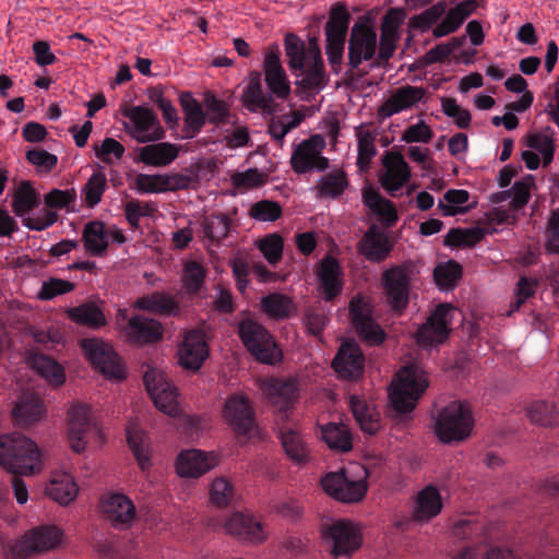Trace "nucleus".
Segmentation results:
<instances>
[{
	"instance_id": "f257e3e1",
	"label": "nucleus",
	"mask_w": 559,
	"mask_h": 559,
	"mask_svg": "<svg viewBox=\"0 0 559 559\" xmlns=\"http://www.w3.org/2000/svg\"><path fill=\"white\" fill-rule=\"evenodd\" d=\"M0 465L11 473L14 497L20 504L28 499L26 484L19 475H33L40 469V453L37 444L21 433L0 437Z\"/></svg>"
},
{
	"instance_id": "f03ea898",
	"label": "nucleus",
	"mask_w": 559,
	"mask_h": 559,
	"mask_svg": "<svg viewBox=\"0 0 559 559\" xmlns=\"http://www.w3.org/2000/svg\"><path fill=\"white\" fill-rule=\"evenodd\" d=\"M419 278V269L415 262L407 260L394 264L381 274L383 299L394 316H403L411 302Z\"/></svg>"
},
{
	"instance_id": "7ed1b4c3",
	"label": "nucleus",
	"mask_w": 559,
	"mask_h": 559,
	"mask_svg": "<svg viewBox=\"0 0 559 559\" xmlns=\"http://www.w3.org/2000/svg\"><path fill=\"white\" fill-rule=\"evenodd\" d=\"M429 385L426 372L415 364L404 366L391 383L389 397L397 414L413 412Z\"/></svg>"
},
{
	"instance_id": "20e7f679",
	"label": "nucleus",
	"mask_w": 559,
	"mask_h": 559,
	"mask_svg": "<svg viewBox=\"0 0 559 559\" xmlns=\"http://www.w3.org/2000/svg\"><path fill=\"white\" fill-rule=\"evenodd\" d=\"M238 336L247 352L259 362L276 365L283 352L271 332L260 322L245 318L238 322Z\"/></svg>"
},
{
	"instance_id": "39448f33",
	"label": "nucleus",
	"mask_w": 559,
	"mask_h": 559,
	"mask_svg": "<svg viewBox=\"0 0 559 559\" xmlns=\"http://www.w3.org/2000/svg\"><path fill=\"white\" fill-rule=\"evenodd\" d=\"M474 418L466 403L454 401L443 407L435 423V433L443 443L460 442L472 432Z\"/></svg>"
},
{
	"instance_id": "423d86ee",
	"label": "nucleus",
	"mask_w": 559,
	"mask_h": 559,
	"mask_svg": "<svg viewBox=\"0 0 559 559\" xmlns=\"http://www.w3.org/2000/svg\"><path fill=\"white\" fill-rule=\"evenodd\" d=\"M321 535L335 559L349 558L362 544L359 528L344 519L322 525Z\"/></svg>"
},
{
	"instance_id": "0eeeda50",
	"label": "nucleus",
	"mask_w": 559,
	"mask_h": 559,
	"mask_svg": "<svg viewBox=\"0 0 559 559\" xmlns=\"http://www.w3.org/2000/svg\"><path fill=\"white\" fill-rule=\"evenodd\" d=\"M353 329L358 338L368 346H380L386 333L372 316L371 306L361 297H354L348 306Z\"/></svg>"
},
{
	"instance_id": "6e6552de",
	"label": "nucleus",
	"mask_w": 559,
	"mask_h": 559,
	"mask_svg": "<svg viewBox=\"0 0 559 559\" xmlns=\"http://www.w3.org/2000/svg\"><path fill=\"white\" fill-rule=\"evenodd\" d=\"M454 307L450 304L438 305L415 333L421 347H435L444 343L451 332Z\"/></svg>"
},
{
	"instance_id": "1a4fd4ad",
	"label": "nucleus",
	"mask_w": 559,
	"mask_h": 559,
	"mask_svg": "<svg viewBox=\"0 0 559 559\" xmlns=\"http://www.w3.org/2000/svg\"><path fill=\"white\" fill-rule=\"evenodd\" d=\"M223 417L239 438H249L257 428L252 402L245 394L235 393L227 397Z\"/></svg>"
},
{
	"instance_id": "9d476101",
	"label": "nucleus",
	"mask_w": 559,
	"mask_h": 559,
	"mask_svg": "<svg viewBox=\"0 0 559 559\" xmlns=\"http://www.w3.org/2000/svg\"><path fill=\"white\" fill-rule=\"evenodd\" d=\"M377 32L367 22H356L348 38V67L352 71L358 69L362 61H370L377 57Z\"/></svg>"
},
{
	"instance_id": "9b49d317",
	"label": "nucleus",
	"mask_w": 559,
	"mask_h": 559,
	"mask_svg": "<svg viewBox=\"0 0 559 559\" xmlns=\"http://www.w3.org/2000/svg\"><path fill=\"white\" fill-rule=\"evenodd\" d=\"M81 347L92 366L109 378L123 379L124 370L114 348L99 338H83Z\"/></svg>"
},
{
	"instance_id": "f8f14e48",
	"label": "nucleus",
	"mask_w": 559,
	"mask_h": 559,
	"mask_svg": "<svg viewBox=\"0 0 559 559\" xmlns=\"http://www.w3.org/2000/svg\"><path fill=\"white\" fill-rule=\"evenodd\" d=\"M324 148V140L314 134L302 140L293 151L290 165L296 174H307L312 170L324 171L329 168V158L321 155Z\"/></svg>"
},
{
	"instance_id": "ddd939ff",
	"label": "nucleus",
	"mask_w": 559,
	"mask_h": 559,
	"mask_svg": "<svg viewBox=\"0 0 559 559\" xmlns=\"http://www.w3.org/2000/svg\"><path fill=\"white\" fill-rule=\"evenodd\" d=\"M321 486L329 496L345 503L360 501L368 489L365 479H352L344 469L326 473L321 478Z\"/></svg>"
},
{
	"instance_id": "4468645a",
	"label": "nucleus",
	"mask_w": 559,
	"mask_h": 559,
	"mask_svg": "<svg viewBox=\"0 0 559 559\" xmlns=\"http://www.w3.org/2000/svg\"><path fill=\"white\" fill-rule=\"evenodd\" d=\"M100 510L105 521L119 531L129 530L136 520V508L133 501L122 492L103 495Z\"/></svg>"
},
{
	"instance_id": "2eb2a0df",
	"label": "nucleus",
	"mask_w": 559,
	"mask_h": 559,
	"mask_svg": "<svg viewBox=\"0 0 559 559\" xmlns=\"http://www.w3.org/2000/svg\"><path fill=\"white\" fill-rule=\"evenodd\" d=\"M143 381L155 406L169 416H177L179 413L178 392L166 376L158 370L150 369L145 372Z\"/></svg>"
},
{
	"instance_id": "dca6fc26",
	"label": "nucleus",
	"mask_w": 559,
	"mask_h": 559,
	"mask_svg": "<svg viewBox=\"0 0 559 559\" xmlns=\"http://www.w3.org/2000/svg\"><path fill=\"white\" fill-rule=\"evenodd\" d=\"M60 539V531L55 526H40L26 533L11 548L12 559H26L34 552L53 548Z\"/></svg>"
},
{
	"instance_id": "f3484780",
	"label": "nucleus",
	"mask_w": 559,
	"mask_h": 559,
	"mask_svg": "<svg viewBox=\"0 0 559 559\" xmlns=\"http://www.w3.org/2000/svg\"><path fill=\"white\" fill-rule=\"evenodd\" d=\"M91 433L99 435L100 431L93 423L90 408L83 404H76L69 411L68 437L71 449L81 453L85 450Z\"/></svg>"
},
{
	"instance_id": "a211bd4d",
	"label": "nucleus",
	"mask_w": 559,
	"mask_h": 559,
	"mask_svg": "<svg viewBox=\"0 0 559 559\" xmlns=\"http://www.w3.org/2000/svg\"><path fill=\"white\" fill-rule=\"evenodd\" d=\"M384 173L379 177L382 188L392 197L409 181L411 168L400 152H386L382 159Z\"/></svg>"
},
{
	"instance_id": "6ab92c4d",
	"label": "nucleus",
	"mask_w": 559,
	"mask_h": 559,
	"mask_svg": "<svg viewBox=\"0 0 559 559\" xmlns=\"http://www.w3.org/2000/svg\"><path fill=\"white\" fill-rule=\"evenodd\" d=\"M241 103L251 112L261 111L264 115L276 112L277 104L271 94L264 93L260 71L254 70L249 73V82L243 88Z\"/></svg>"
},
{
	"instance_id": "aec40b11",
	"label": "nucleus",
	"mask_w": 559,
	"mask_h": 559,
	"mask_svg": "<svg viewBox=\"0 0 559 559\" xmlns=\"http://www.w3.org/2000/svg\"><path fill=\"white\" fill-rule=\"evenodd\" d=\"M332 367L343 379L359 378L365 369V356L359 345L355 341L343 343L333 358Z\"/></svg>"
},
{
	"instance_id": "412c9836",
	"label": "nucleus",
	"mask_w": 559,
	"mask_h": 559,
	"mask_svg": "<svg viewBox=\"0 0 559 559\" xmlns=\"http://www.w3.org/2000/svg\"><path fill=\"white\" fill-rule=\"evenodd\" d=\"M392 249L388 235L377 224H372L357 242L358 253L374 263L384 261Z\"/></svg>"
},
{
	"instance_id": "4be33fe9",
	"label": "nucleus",
	"mask_w": 559,
	"mask_h": 559,
	"mask_svg": "<svg viewBox=\"0 0 559 559\" xmlns=\"http://www.w3.org/2000/svg\"><path fill=\"white\" fill-rule=\"evenodd\" d=\"M209 356V346L202 332L192 330L185 334L179 345V364L187 370L197 371Z\"/></svg>"
},
{
	"instance_id": "5701e85b",
	"label": "nucleus",
	"mask_w": 559,
	"mask_h": 559,
	"mask_svg": "<svg viewBox=\"0 0 559 559\" xmlns=\"http://www.w3.org/2000/svg\"><path fill=\"white\" fill-rule=\"evenodd\" d=\"M123 332L129 342L136 345L154 344L164 336V328L159 321L141 314L130 318Z\"/></svg>"
},
{
	"instance_id": "b1692460",
	"label": "nucleus",
	"mask_w": 559,
	"mask_h": 559,
	"mask_svg": "<svg viewBox=\"0 0 559 559\" xmlns=\"http://www.w3.org/2000/svg\"><path fill=\"white\" fill-rule=\"evenodd\" d=\"M124 116L134 123L138 142L146 143L164 138L165 131L151 109L143 106H134L127 110Z\"/></svg>"
},
{
	"instance_id": "393cba45",
	"label": "nucleus",
	"mask_w": 559,
	"mask_h": 559,
	"mask_svg": "<svg viewBox=\"0 0 559 559\" xmlns=\"http://www.w3.org/2000/svg\"><path fill=\"white\" fill-rule=\"evenodd\" d=\"M317 276L324 300L332 301L342 293V269L335 258L325 255L319 264Z\"/></svg>"
},
{
	"instance_id": "a878e982",
	"label": "nucleus",
	"mask_w": 559,
	"mask_h": 559,
	"mask_svg": "<svg viewBox=\"0 0 559 559\" xmlns=\"http://www.w3.org/2000/svg\"><path fill=\"white\" fill-rule=\"evenodd\" d=\"M225 530L229 535L252 544L262 543L265 538L261 523L251 514L241 511L234 512L227 519Z\"/></svg>"
},
{
	"instance_id": "bb28decb",
	"label": "nucleus",
	"mask_w": 559,
	"mask_h": 559,
	"mask_svg": "<svg viewBox=\"0 0 559 559\" xmlns=\"http://www.w3.org/2000/svg\"><path fill=\"white\" fill-rule=\"evenodd\" d=\"M217 464L214 454L201 450L182 451L176 461L177 473L181 477L198 478Z\"/></svg>"
},
{
	"instance_id": "cd10ccee",
	"label": "nucleus",
	"mask_w": 559,
	"mask_h": 559,
	"mask_svg": "<svg viewBox=\"0 0 559 559\" xmlns=\"http://www.w3.org/2000/svg\"><path fill=\"white\" fill-rule=\"evenodd\" d=\"M262 390L269 401L283 414L297 399V384L292 379H269L263 383Z\"/></svg>"
},
{
	"instance_id": "c85d7f7f",
	"label": "nucleus",
	"mask_w": 559,
	"mask_h": 559,
	"mask_svg": "<svg viewBox=\"0 0 559 559\" xmlns=\"http://www.w3.org/2000/svg\"><path fill=\"white\" fill-rule=\"evenodd\" d=\"M300 80L297 84L305 90H322L325 85V70L321 52L317 46L309 50L304 71L294 72Z\"/></svg>"
},
{
	"instance_id": "c756f323",
	"label": "nucleus",
	"mask_w": 559,
	"mask_h": 559,
	"mask_svg": "<svg viewBox=\"0 0 559 559\" xmlns=\"http://www.w3.org/2000/svg\"><path fill=\"white\" fill-rule=\"evenodd\" d=\"M263 69L265 83L271 93L277 98L286 99L290 94V85L276 52L269 51L265 55Z\"/></svg>"
},
{
	"instance_id": "7c9ffc66",
	"label": "nucleus",
	"mask_w": 559,
	"mask_h": 559,
	"mask_svg": "<svg viewBox=\"0 0 559 559\" xmlns=\"http://www.w3.org/2000/svg\"><path fill=\"white\" fill-rule=\"evenodd\" d=\"M442 507L439 490L435 486L428 485L417 493L412 518L416 522H428L441 512Z\"/></svg>"
},
{
	"instance_id": "2f4dec72",
	"label": "nucleus",
	"mask_w": 559,
	"mask_h": 559,
	"mask_svg": "<svg viewBox=\"0 0 559 559\" xmlns=\"http://www.w3.org/2000/svg\"><path fill=\"white\" fill-rule=\"evenodd\" d=\"M477 7L478 0H465L445 11L444 19L432 29L433 36L441 38L456 32Z\"/></svg>"
},
{
	"instance_id": "473e14b6",
	"label": "nucleus",
	"mask_w": 559,
	"mask_h": 559,
	"mask_svg": "<svg viewBox=\"0 0 559 559\" xmlns=\"http://www.w3.org/2000/svg\"><path fill=\"white\" fill-rule=\"evenodd\" d=\"M425 94L426 90L424 87L412 85L402 86L384 103L381 107V112L388 117L399 114L420 102Z\"/></svg>"
},
{
	"instance_id": "72a5a7b5",
	"label": "nucleus",
	"mask_w": 559,
	"mask_h": 559,
	"mask_svg": "<svg viewBox=\"0 0 559 559\" xmlns=\"http://www.w3.org/2000/svg\"><path fill=\"white\" fill-rule=\"evenodd\" d=\"M180 105L185 114L183 139L195 138L206 121V115L199 102L190 93L180 95Z\"/></svg>"
},
{
	"instance_id": "f704fd0d",
	"label": "nucleus",
	"mask_w": 559,
	"mask_h": 559,
	"mask_svg": "<svg viewBox=\"0 0 559 559\" xmlns=\"http://www.w3.org/2000/svg\"><path fill=\"white\" fill-rule=\"evenodd\" d=\"M231 221L224 213H212L203 217L201 222L203 241L206 246H221L230 230Z\"/></svg>"
},
{
	"instance_id": "c9c22d12",
	"label": "nucleus",
	"mask_w": 559,
	"mask_h": 559,
	"mask_svg": "<svg viewBox=\"0 0 559 559\" xmlns=\"http://www.w3.org/2000/svg\"><path fill=\"white\" fill-rule=\"evenodd\" d=\"M82 241L86 251L93 257H104L108 249V231L102 221L85 224Z\"/></svg>"
},
{
	"instance_id": "e433bc0d",
	"label": "nucleus",
	"mask_w": 559,
	"mask_h": 559,
	"mask_svg": "<svg viewBox=\"0 0 559 559\" xmlns=\"http://www.w3.org/2000/svg\"><path fill=\"white\" fill-rule=\"evenodd\" d=\"M278 437L287 456L297 464H305L309 460L306 442L298 431L287 425L280 427Z\"/></svg>"
},
{
	"instance_id": "4c0bfd02",
	"label": "nucleus",
	"mask_w": 559,
	"mask_h": 559,
	"mask_svg": "<svg viewBox=\"0 0 559 559\" xmlns=\"http://www.w3.org/2000/svg\"><path fill=\"white\" fill-rule=\"evenodd\" d=\"M179 155V147L169 142L145 145L140 148V159L146 165L162 167L171 164Z\"/></svg>"
},
{
	"instance_id": "58836bf2",
	"label": "nucleus",
	"mask_w": 559,
	"mask_h": 559,
	"mask_svg": "<svg viewBox=\"0 0 559 559\" xmlns=\"http://www.w3.org/2000/svg\"><path fill=\"white\" fill-rule=\"evenodd\" d=\"M134 308L159 316H170L179 311L177 301L162 292H154L138 298Z\"/></svg>"
},
{
	"instance_id": "ea45409f",
	"label": "nucleus",
	"mask_w": 559,
	"mask_h": 559,
	"mask_svg": "<svg viewBox=\"0 0 559 559\" xmlns=\"http://www.w3.org/2000/svg\"><path fill=\"white\" fill-rule=\"evenodd\" d=\"M350 409L360 429L368 435H376L380 427V413L365 400L350 397Z\"/></svg>"
},
{
	"instance_id": "a19ab883",
	"label": "nucleus",
	"mask_w": 559,
	"mask_h": 559,
	"mask_svg": "<svg viewBox=\"0 0 559 559\" xmlns=\"http://www.w3.org/2000/svg\"><path fill=\"white\" fill-rule=\"evenodd\" d=\"M261 310L276 321L288 319L296 311L290 297L282 293H270L260 300Z\"/></svg>"
},
{
	"instance_id": "79ce46f5",
	"label": "nucleus",
	"mask_w": 559,
	"mask_h": 559,
	"mask_svg": "<svg viewBox=\"0 0 559 559\" xmlns=\"http://www.w3.org/2000/svg\"><path fill=\"white\" fill-rule=\"evenodd\" d=\"M13 417L21 426H28L36 423L43 414V405L34 393H23L13 408Z\"/></svg>"
},
{
	"instance_id": "37998d69",
	"label": "nucleus",
	"mask_w": 559,
	"mask_h": 559,
	"mask_svg": "<svg viewBox=\"0 0 559 559\" xmlns=\"http://www.w3.org/2000/svg\"><path fill=\"white\" fill-rule=\"evenodd\" d=\"M67 314L71 321L91 329H99L107 323L103 310L93 301L70 308Z\"/></svg>"
},
{
	"instance_id": "c03bdc74",
	"label": "nucleus",
	"mask_w": 559,
	"mask_h": 559,
	"mask_svg": "<svg viewBox=\"0 0 559 559\" xmlns=\"http://www.w3.org/2000/svg\"><path fill=\"white\" fill-rule=\"evenodd\" d=\"M321 439L335 451L348 452L353 449L352 433L344 424L329 423L320 426Z\"/></svg>"
},
{
	"instance_id": "a18cd8bd",
	"label": "nucleus",
	"mask_w": 559,
	"mask_h": 559,
	"mask_svg": "<svg viewBox=\"0 0 559 559\" xmlns=\"http://www.w3.org/2000/svg\"><path fill=\"white\" fill-rule=\"evenodd\" d=\"M526 415L533 424L543 427H554L559 424V406L552 402H533L527 407Z\"/></svg>"
},
{
	"instance_id": "49530a36",
	"label": "nucleus",
	"mask_w": 559,
	"mask_h": 559,
	"mask_svg": "<svg viewBox=\"0 0 559 559\" xmlns=\"http://www.w3.org/2000/svg\"><path fill=\"white\" fill-rule=\"evenodd\" d=\"M32 367L50 384L59 386L66 381L63 368L53 359L44 354H34L31 357Z\"/></svg>"
},
{
	"instance_id": "de8ad7c7",
	"label": "nucleus",
	"mask_w": 559,
	"mask_h": 559,
	"mask_svg": "<svg viewBox=\"0 0 559 559\" xmlns=\"http://www.w3.org/2000/svg\"><path fill=\"white\" fill-rule=\"evenodd\" d=\"M463 275L461 264L454 260L439 263L433 270V280L437 287L442 292H449L456 287Z\"/></svg>"
},
{
	"instance_id": "09e8293b",
	"label": "nucleus",
	"mask_w": 559,
	"mask_h": 559,
	"mask_svg": "<svg viewBox=\"0 0 559 559\" xmlns=\"http://www.w3.org/2000/svg\"><path fill=\"white\" fill-rule=\"evenodd\" d=\"M350 14L346 5L337 2L331 10L328 22L325 23L326 38L346 39Z\"/></svg>"
},
{
	"instance_id": "8fccbe9b",
	"label": "nucleus",
	"mask_w": 559,
	"mask_h": 559,
	"mask_svg": "<svg viewBox=\"0 0 559 559\" xmlns=\"http://www.w3.org/2000/svg\"><path fill=\"white\" fill-rule=\"evenodd\" d=\"M47 492L55 501L66 506L76 497L78 486L70 475L63 474L52 478Z\"/></svg>"
},
{
	"instance_id": "3c124183",
	"label": "nucleus",
	"mask_w": 559,
	"mask_h": 559,
	"mask_svg": "<svg viewBox=\"0 0 559 559\" xmlns=\"http://www.w3.org/2000/svg\"><path fill=\"white\" fill-rule=\"evenodd\" d=\"M348 186L346 175L342 170H334L321 177L318 182V195L336 199L342 195Z\"/></svg>"
},
{
	"instance_id": "603ef678",
	"label": "nucleus",
	"mask_w": 559,
	"mask_h": 559,
	"mask_svg": "<svg viewBox=\"0 0 559 559\" xmlns=\"http://www.w3.org/2000/svg\"><path fill=\"white\" fill-rule=\"evenodd\" d=\"M445 10L447 3L444 1H438L421 13L412 16L408 21V26L425 33L444 15Z\"/></svg>"
},
{
	"instance_id": "864d4df0",
	"label": "nucleus",
	"mask_w": 559,
	"mask_h": 559,
	"mask_svg": "<svg viewBox=\"0 0 559 559\" xmlns=\"http://www.w3.org/2000/svg\"><path fill=\"white\" fill-rule=\"evenodd\" d=\"M356 135L358 140L357 166L360 170H366L377 154L374 135L371 131H364L361 126L356 128Z\"/></svg>"
},
{
	"instance_id": "5fc2aeb1",
	"label": "nucleus",
	"mask_w": 559,
	"mask_h": 559,
	"mask_svg": "<svg viewBox=\"0 0 559 559\" xmlns=\"http://www.w3.org/2000/svg\"><path fill=\"white\" fill-rule=\"evenodd\" d=\"M285 52L288 58V67L294 72L304 71L309 51H306L305 44L295 35L285 38Z\"/></svg>"
},
{
	"instance_id": "6e6d98bb",
	"label": "nucleus",
	"mask_w": 559,
	"mask_h": 559,
	"mask_svg": "<svg viewBox=\"0 0 559 559\" xmlns=\"http://www.w3.org/2000/svg\"><path fill=\"white\" fill-rule=\"evenodd\" d=\"M37 193L28 181L22 182L13 200V210L22 216L37 205Z\"/></svg>"
},
{
	"instance_id": "4d7b16f0",
	"label": "nucleus",
	"mask_w": 559,
	"mask_h": 559,
	"mask_svg": "<svg viewBox=\"0 0 559 559\" xmlns=\"http://www.w3.org/2000/svg\"><path fill=\"white\" fill-rule=\"evenodd\" d=\"M106 176L103 171H96L88 178L83 188V193L85 195V203L90 207H94L100 202L106 189Z\"/></svg>"
},
{
	"instance_id": "13d9d810",
	"label": "nucleus",
	"mask_w": 559,
	"mask_h": 559,
	"mask_svg": "<svg viewBox=\"0 0 559 559\" xmlns=\"http://www.w3.org/2000/svg\"><path fill=\"white\" fill-rule=\"evenodd\" d=\"M284 241L278 234H270L258 242V248L270 264H276L283 254Z\"/></svg>"
},
{
	"instance_id": "bf43d9fd",
	"label": "nucleus",
	"mask_w": 559,
	"mask_h": 559,
	"mask_svg": "<svg viewBox=\"0 0 559 559\" xmlns=\"http://www.w3.org/2000/svg\"><path fill=\"white\" fill-rule=\"evenodd\" d=\"M280 203L271 200H261L251 205L250 217L259 222H274L282 216Z\"/></svg>"
},
{
	"instance_id": "052dcab7",
	"label": "nucleus",
	"mask_w": 559,
	"mask_h": 559,
	"mask_svg": "<svg viewBox=\"0 0 559 559\" xmlns=\"http://www.w3.org/2000/svg\"><path fill=\"white\" fill-rule=\"evenodd\" d=\"M127 441L140 468L143 472L147 471L151 466V459L144 447V436L139 431L128 429Z\"/></svg>"
},
{
	"instance_id": "680f3d73",
	"label": "nucleus",
	"mask_w": 559,
	"mask_h": 559,
	"mask_svg": "<svg viewBox=\"0 0 559 559\" xmlns=\"http://www.w3.org/2000/svg\"><path fill=\"white\" fill-rule=\"evenodd\" d=\"M206 271L197 261H189L185 264L183 283L189 293L197 294L205 280Z\"/></svg>"
},
{
	"instance_id": "e2e57ef3",
	"label": "nucleus",
	"mask_w": 559,
	"mask_h": 559,
	"mask_svg": "<svg viewBox=\"0 0 559 559\" xmlns=\"http://www.w3.org/2000/svg\"><path fill=\"white\" fill-rule=\"evenodd\" d=\"M527 145L542 154L544 166H547L552 162L555 144L550 135L546 133L530 134L527 138Z\"/></svg>"
},
{
	"instance_id": "0e129e2a",
	"label": "nucleus",
	"mask_w": 559,
	"mask_h": 559,
	"mask_svg": "<svg viewBox=\"0 0 559 559\" xmlns=\"http://www.w3.org/2000/svg\"><path fill=\"white\" fill-rule=\"evenodd\" d=\"M234 495L233 485L223 477L216 478L211 485L210 498L218 508L227 507L233 501Z\"/></svg>"
},
{
	"instance_id": "69168bd1",
	"label": "nucleus",
	"mask_w": 559,
	"mask_h": 559,
	"mask_svg": "<svg viewBox=\"0 0 559 559\" xmlns=\"http://www.w3.org/2000/svg\"><path fill=\"white\" fill-rule=\"evenodd\" d=\"M441 108L445 116L453 118L455 124L461 129H466L471 124L472 116L467 109L462 108L455 98L443 97Z\"/></svg>"
},
{
	"instance_id": "338daca9",
	"label": "nucleus",
	"mask_w": 559,
	"mask_h": 559,
	"mask_svg": "<svg viewBox=\"0 0 559 559\" xmlns=\"http://www.w3.org/2000/svg\"><path fill=\"white\" fill-rule=\"evenodd\" d=\"M206 107V119L209 122L219 126L228 121L229 109L225 102L216 98L214 95H207L204 99Z\"/></svg>"
},
{
	"instance_id": "774afa93",
	"label": "nucleus",
	"mask_w": 559,
	"mask_h": 559,
	"mask_svg": "<svg viewBox=\"0 0 559 559\" xmlns=\"http://www.w3.org/2000/svg\"><path fill=\"white\" fill-rule=\"evenodd\" d=\"M74 287L75 285L72 282L51 277L43 283L37 297L40 300H51L59 295L72 292Z\"/></svg>"
}]
</instances>
